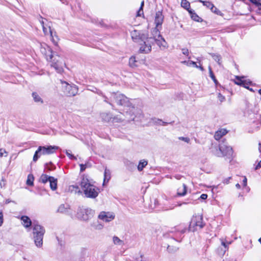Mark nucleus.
Segmentation results:
<instances>
[{"instance_id":"f257e3e1","label":"nucleus","mask_w":261,"mask_h":261,"mask_svg":"<svg viewBox=\"0 0 261 261\" xmlns=\"http://www.w3.org/2000/svg\"><path fill=\"white\" fill-rule=\"evenodd\" d=\"M80 186L82 191L77 186H70L69 189L71 191H74L75 193L81 194L83 192L86 198L94 199L98 196L99 189L93 185L86 176L83 177Z\"/></svg>"},{"instance_id":"f03ea898","label":"nucleus","mask_w":261,"mask_h":261,"mask_svg":"<svg viewBox=\"0 0 261 261\" xmlns=\"http://www.w3.org/2000/svg\"><path fill=\"white\" fill-rule=\"evenodd\" d=\"M45 233L44 228L39 224H34L33 230V238L35 245L38 247L42 245L43 238Z\"/></svg>"},{"instance_id":"7ed1b4c3","label":"nucleus","mask_w":261,"mask_h":261,"mask_svg":"<svg viewBox=\"0 0 261 261\" xmlns=\"http://www.w3.org/2000/svg\"><path fill=\"white\" fill-rule=\"evenodd\" d=\"M204 226L203 221V217L201 214H196L194 215L191 219L189 225V230L194 232L201 229Z\"/></svg>"},{"instance_id":"20e7f679","label":"nucleus","mask_w":261,"mask_h":261,"mask_svg":"<svg viewBox=\"0 0 261 261\" xmlns=\"http://www.w3.org/2000/svg\"><path fill=\"white\" fill-rule=\"evenodd\" d=\"M58 149V147L56 146H39L34 155L33 161L36 162L41 155L54 153Z\"/></svg>"},{"instance_id":"39448f33","label":"nucleus","mask_w":261,"mask_h":261,"mask_svg":"<svg viewBox=\"0 0 261 261\" xmlns=\"http://www.w3.org/2000/svg\"><path fill=\"white\" fill-rule=\"evenodd\" d=\"M233 150L232 148L228 146L226 143L222 142L219 146V149L216 150L215 154L219 157L223 156H231L232 155Z\"/></svg>"},{"instance_id":"423d86ee","label":"nucleus","mask_w":261,"mask_h":261,"mask_svg":"<svg viewBox=\"0 0 261 261\" xmlns=\"http://www.w3.org/2000/svg\"><path fill=\"white\" fill-rule=\"evenodd\" d=\"M63 92L67 96H74L77 94L78 88L74 85H70L66 82L61 81Z\"/></svg>"},{"instance_id":"0eeeda50","label":"nucleus","mask_w":261,"mask_h":261,"mask_svg":"<svg viewBox=\"0 0 261 261\" xmlns=\"http://www.w3.org/2000/svg\"><path fill=\"white\" fill-rule=\"evenodd\" d=\"M94 214V211L91 208L79 207L77 213L78 219L83 221H88L91 219Z\"/></svg>"},{"instance_id":"6e6552de","label":"nucleus","mask_w":261,"mask_h":261,"mask_svg":"<svg viewBox=\"0 0 261 261\" xmlns=\"http://www.w3.org/2000/svg\"><path fill=\"white\" fill-rule=\"evenodd\" d=\"M111 101H114L118 105L123 106L124 107L130 102L124 95L118 93H114L111 94Z\"/></svg>"},{"instance_id":"1a4fd4ad","label":"nucleus","mask_w":261,"mask_h":261,"mask_svg":"<svg viewBox=\"0 0 261 261\" xmlns=\"http://www.w3.org/2000/svg\"><path fill=\"white\" fill-rule=\"evenodd\" d=\"M138 111V108L133 106L130 102L128 103L123 110L124 113L128 116V119L131 120H134Z\"/></svg>"},{"instance_id":"9d476101","label":"nucleus","mask_w":261,"mask_h":261,"mask_svg":"<svg viewBox=\"0 0 261 261\" xmlns=\"http://www.w3.org/2000/svg\"><path fill=\"white\" fill-rule=\"evenodd\" d=\"M51 62V66L53 67L58 73H61L63 69L61 58L58 55H53L52 59H49Z\"/></svg>"},{"instance_id":"9b49d317","label":"nucleus","mask_w":261,"mask_h":261,"mask_svg":"<svg viewBox=\"0 0 261 261\" xmlns=\"http://www.w3.org/2000/svg\"><path fill=\"white\" fill-rule=\"evenodd\" d=\"M151 40H152L151 37H148L145 41H143L142 43L140 44L139 50L141 53L148 54L151 51V44L153 43Z\"/></svg>"},{"instance_id":"f8f14e48","label":"nucleus","mask_w":261,"mask_h":261,"mask_svg":"<svg viewBox=\"0 0 261 261\" xmlns=\"http://www.w3.org/2000/svg\"><path fill=\"white\" fill-rule=\"evenodd\" d=\"M115 215L113 213L105 211L101 212L98 216L99 219L105 222L112 221L115 219Z\"/></svg>"},{"instance_id":"ddd939ff","label":"nucleus","mask_w":261,"mask_h":261,"mask_svg":"<svg viewBox=\"0 0 261 261\" xmlns=\"http://www.w3.org/2000/svg\"><path fill=\"white\" fill-rule=\"evenodd\" d=\"M40 51L44 56H45L47 60L49 61V59H53V54L52 50L47 44L45 43L41 44Z\"/></svg>"},{"instance_id":"4468645a","label":"nucleus","mask_w":261,"mask_h":261,"mask_svg":"<svg viewBox=\"0 0 261 261\" xmlns=\"http://www.w3.org/2000/svg\"><path fill=\"white\" fill-rule=\"evenodd\" d=\"M164 17L161 11H158L155 13L154 23L157 28H161L164 21Z\"/></svg>"},{"instance_id":"2eb2a0df","label":"nucleus","mask_w":261,"mask_h":261,"mask_svg":"<svg viewBox=\"0 0 261 261\" xmlns=\"http://www.w3.org/2000/svg\"><path fill=\"white\" fill-rule=\"evenodd\" d=\"M153 42H155L161 49H165L168 47L167 42L162 36L160 37L155 38L153 41Z\"/></svg>"},{"instance_id":"dca6fc26","label":"nucleus","mask_w":261,"mask_h":261,"mask_svg":"<svg viewBox=\"0 0 261 261\" xmlns=\"http://www.w3.org/2000/svg\"><path fill=\"white\" fill-rule=\"evenodd\" d=\"M100 118L102 121L108 122H110L112 119L113 120L115 119V118L112 117V115L109 112H103L100 114Z\"/></svg>"},{"instance_id":"f3484780","label":"nucleus","mask_w":261,"mask_h":261,"mask_svg":"<svg viewBox=\"0 0 261 261\" xmlns=\"http://www.w3.org/2000/svg\"><path fill=\"white\" fill-rule=\"evenodd\" d=\"M131 36L134 41H137L140 39L143 40L144 38L143 35L141 36L140 32L136 30H134L131 32Z\"/></svg>"},{"instance_id":"a211bd4d","label":"nucleus","mask_w":261,"mask_h":261,"mask_svg":"<svg viewBox=\"0 0 261 261\" xmlns=\"http://www.w3.org/2000/svg\"><path fill=\"white\" fill-rule=\"evenodd\" d=\"M227 133V130L225 129H221L217 131L215 134L214 138L216 140H220L223 136Z\"/></svg>"},{"instance_id":"6ab92c4d","label":"nucleus","mask_w":261,"mask_h":261,"mask_svg":"<svg viewBox=\"0 0 261 261\" xmlns=\"http://www.w3.org/2000/svg\"><path fill=\"white\" fill-rule=\"evenodd\" d=\"M21 220L22 221V224L26 228L30 227L32 224V221L28 216H22Z\"/></svg>"},{"instance_id":"aec40b11","label":"nucleus","mask_w":261,"mask_h":261,"mask_svg":"<svg viewBox=\"0 0 261 261\" xmlns=\"http://www.w3.org/2000/svg\"><path fill=\"white\" fill-rule=\"evenodd\" d=\"M70 210L69 205L68 204H61L58 209V212L61 213H68Z\"/></svg>"},{"instance_id":"412c9836","label":"nucleus","mask_w":261,"mask_h":261,"mask_svg":"<svg viewBox=\"0 0 261 261\" xmlns=\"http://www.w3.org/2000/svg\"><path fill=\"white\" fill-rule=\"evenodd\" d=\"M187 193V187L185 184L180 186L177 189V195L178 196H185Z\"/></svg>"},{"instance_id":"4be33fe9","label":"nucleus","mask_w":261,"mask_h":261,"mask_svg":"<svg viewBox=\"0 0 261 261\" xmlns=\"http://www.w3.org/2000/svg\"><path fill=\"white\" fill-rule=\"evenodd\" d=\"M242 78H243V77H237V79L238 80V81L236 82V83L237 85L243 86L245 88L249 89L248 87L247 86V85L251 84V82L250 81H247L242 80L241 79Z\"/></svg>"},{"instance_id":"5701e85b","label":"nucleus","mask_w":261,"mask_h":261,"mask_svg":"<svg viewBox=\"0 0 261 261\" xmlns=\"http://www.w3.org/2000/svg\"><path fill=\"white\" fill-rule=\"evenodd\" d=\"M160 28H157L155 27V28L152 30L151 33V36L150 37L152 38V40H151L152 42L154 39H155V38L160 37L161 36L160 32Z\"/></svg>"},{"instance_id":"b1692460","label":"nucleus","mask_w":261,"mask_h":261,"mask_svg":"<svg viewBox=\"0 0 261 261\" xmlns=\"http://www.w3.org/2000/svg\"><path fill=\"white\" fill-rule=\"evenodd\" d=\"M49 182L51 189L55 190L57 189V179L54 177H50Z\"/></svg>"},{"instance_id":"393cba45","label":"nucleus","mask_w":261,"mask_h":261,"mask_svg":"<svg viewBox=\"0 0 261 261\" xmlns=\"http://www.w3.org/2000/svg\"><path fill=\"white\" fill-rule=\"evenodd\" d=\"M32 97L33 98L34 100L36 102L43 103V100L40 97V96L37 92H33L32 93Z\"/></svg>"},{"instance_id":"a878e982","label":"nucleus","mask_w":261,"mask_h":261,"mask_svg":"<svg viewBox=\"0 0 261 261\" xmlns=\"http://www.w3.org/2000/svg\"><path fill=\"white\" fill-rule=\"evenodd\" d=\"M111 178V172L109 169H106L104 173L103 184L108 182Z\"/></svg>"},{"instance_id":"bb28decb","label":"nucleus","mask_w":261,"mask_h":261,"mask_svg":"<svg viewBox=\"0 0 261 261\" xmlns=\"http://www.w3.org/2000/svg\"><path fill=\"white\" fill-rule=\"evenodd\" d=\"M147 161L145 160H140L138 166V170L142 171L143 169L147 165Z\"/></svg>"},{"instance_id":"cd10ccee","label":"nucleus","mask_w":261,"mask_h":261,"mask_svg":"<svg viewBox=\"0 0 261 261\" xmlns=\"http://www.w3.org/2000/svg\"><path fill=\"white\" fill-rule=\"evenodd\" d=\"M199 2L202 3L203 5L207 8H210L211 11H213L214 6L212 3L207 1H203L202 0H199Z\"/></svg>"},{"instance_id":"c85d7f7f","label":"nucleus","mask_w":261,"mask_h":261,"mask_svg":"<svg viewBox=\"0 0 261 261\" xmlns=\"http://www.w3.org/2000/svg\"><path fill=\"white\" fill-rule=\"evenodd\" d=\"M183 64H186L188 66H193L195 68H198V66L196 64V62L192 61H185L182 62Z\"/></svg>"},{"instance_id":"c756f323","label":"nucleus","mask_w":261,"mask_h":261,"mask_svg":"<svg viewBox=\"0 0 261 261\" xmlns=\"http://www.w3.org/2000/svg\"><path fill=\"white\" fill-rule=\"evenodd\" d=\"M181 6L188 11L190 7V3L187 0H182L181 2Z\"/></svg>"},{"instance_id":"7c9ffc66","label":"nucleus","mask_w":261,"mask_h":261,"mask_svg":"<svg viewBox=\"0 0 261 261\" xmlns=\"http://www.w3.org/2000/svg\"><path fill=\"white\" fill-rule=\"evenodd\" d=\"M50 177V176H48L46 174H42L40 178V181L41 182L45 184L48 181H49Z\"/></svg>"},{"instance_id":"2f4dec72","label":"nucleus","mask_w":261,"mask_h":261,"mask_svg":"<svg viewBox=\"0 0 261 261\" xmlns=\"http://www.w3.org/2000/svg\"><path fill=\"white\" fill-rule=\"evenodd\" d=\"M208 71H209V73H210V77H211V79L213 80V81L214 82V83H215L216 85H217L218 82L217 81V80H216L213 71H212V68L211 67V66H209L208 67Z\"/></svg>"},{"instance_id":"473e14b6","label":"nucleus","mask_w":261,"mask_h":261,"mask_svg":"<svg viewBox=\"0 0 261 261\" xmlns=\"http://www.w3.org/2000/svg\"><path fill=\"white\" fill-rule=\"evenodd\" d=\"M189 12L191 14V18L195 21H199L200 18L195 13L192 11V10H189Z\"/></svg>"},{"instance_id":"72a5a7b5","label":"nucleus","mask_w":261,"mask_h":261,"mask_svg":"<svg viewBox=\"0 0 261 261\" xmlns=\"http://www.w3.org/2000/svg\"><path fill=\"white\" fill-rule=\"evenodd\" d=\"M137 61L136 60V58L135 57H132L129 58V65L132 67H134L137 66L136 63Z\"/></svg>"},{"instance_id":"f704fd0d","label":"nucleus","mask_w":261,"mask_h":261,"mask_svg":"<svg viewBox=\"0 0 261 261\" xmlns=\"http://www.w3.org/2000/svg\"><path fill=\"white\" fill-rule=\"evenodd\" d=\"M113 241L114 243L116 245H122L123 244V241L117 237H114Z\"/></svg>"},{"instance_id":"c9c22d12","label":"nucleus","mask_w":261,"mask_h":261,"mask_svg":"<svg viewBox=\"0 0 261 261\" xmlns=\"http://www.w3.org/2000/svg\"><path fill=\"white\" fill-rule=\"evenodd\" d=\"M34 181V177L32 175L29 174L28 176L27 184L29 186H33Z\"/></svg>"},{"instance_id":"e433bc0d","label":"nucleus","mask_w":261,"mask_h":261,"mask_svg":"<svg viewBox=\"0 0 261 261\" xmlns=\"http://www.w3.org/2000/svg\"><path fill=\"white\" fill-rule=\"evenodd\" d=\"M143 6H144V2H142V3L141 4L140 8L137 13L138 16H141L142 15H143Z\"/></svg>"},{"instance_id":"4c0bfd02","label":"nucleus","mask_w":261,"mask_h":261,"mask_svg":"<svg viewBox=\"0 0 261 261\" xmlns=\"http://www.w3.org/2000/svg\"><path fill=\"white\" fill-rule=\"evenodd\" d=\"M212 56L214 60L216 61L219 64H220L221 57L219 55L212 54Z\"/></svg>"},{"instance_id":"58836bf2","label":"nucleus","mask_w":261,"mask_h":261,"mask_svg":"<svg viewBox=\"0 0 261 261\" xmlns=\"http://www.w3.org/2000/svg\"><path fill=\"white\" fill-rule=\"evenodd\" d=\"M8 154V153L7 151H6V150L4 148H1L0 149V157L3 156H7Z\"/></svg>"},{"instance_id":"ea45409f","label":"nucleus","mask_w":261,"mask_h":261,"mask_svg":"<svg viewBox=\"0 0 261 261\" xmlns=\"http://www.w3.org/2000/svg\"><path fill=\"white\" fill-rule=\"evenodd\" d=\"M93 227L96 230H101L103 228V225L97 223V224L93 225Z\"/></svg>"},{"instance_id":"a19ab883","label":"nucleus","mask_w":261,"mask_h":261,"mask_svg":"<svg viewBox=\"0 0 261 261\" xmlns=\"http://www.w3.org/2000/svg\"><path fill=\"white\" fill-rule=\"evenodd\" d=\"M65 152H66V155L69 157V158H70V159H73V160H76V158L75 156H74L73 155H72L70 152L69 150H65Z\"/></svg>"},{"instance_id":"79ce46f5","label":"nucleus","mask_w":261,"mask_h":261,"mask_svg":"<svg viewBox=\"0 0 261 261\" xmlns=\"http://www.w3.org/2000/svg\"><path fill=\"white\" fill-rule=\"evenodd\" d=\"M218 98L220 102H222L225 100V97L220 93L218 94Z\"/></svg>"},{"instance_id":"37998d69","label":"nucleus","mask_w":261,"mask_h":261,"mask_svg":"<svg viewBox=\"0 0 261 261\" xmlns=\"http://www.w3.org/2000/svg\"><path fill=\"white\" fill-rule=\"evenodd\" d=\"M80 166L81 172H83L87 167V165L86 164H80Z\"/></svg>"},{"instance_id":"c03bdc74","label":"nucleus","mask_w":261,"mask_h":261,"mask_svg":"<svg viewBox=\"0 0 261 261\" xmlns=\"http://www.w3.org/2000/svg\"><path fill=\"white\" fill-rule=\"evenodd\" d=\"M179 139L180 140H182V141H184L187 143H189L190 142V139L188 137H179Z\"/></svg>"},{"instance_id":"a18cd8bd","label":"nucleus","mask_w":261,"mask_h":261,"mask_svg":"<svg viewBox=\"0 0 261 261\" xmlns=\"http://www.w3.org/2000/svg\"><path fill=\"white\" fill-rule=\"evenodd\" d=\"M4 217L2 212L0 211V226H1L3 223Z\"/></svg>"},{"instance_id":"49530a36","label":"nucleus","mask_w":261,"mask_h":261,"mask_svg":"<svg viewBox=\"0 0 261 261\" xmlns=\"http://www.w3.org/2000/svg\"><path fill=\"white\" fill-rule=\"evenodd\" d=\"M41 24H42V28H43V31L44 33L45 34H46L47 33V29L46 28L44 25V22L43 21H42L41 22Z\"/></svg>"},{"instance_id":"de8ad7c7","label":"nucleus","mask_w":261,"mask_h":261,"mask_svg":"<svg viewBox=\"0 0 261 261\" xmlns=\"http://www.w3.org/2000/svg\"><path fill=\"white\" fill-rule=\"evenodd\" d=\"M252 3L254 4L256 6L260 3V0H249Z\"/></svg>"},{"instance_id":"09e8293b","label":"nucleus","mask_w":261,"mask_h":261,"mask_svg":"<svg viewBox=\"0 0 261 261\" xmlns=\"http://www.w3.org/2000/svg\"><path fill=\"white\" fill-rule=\"evenodd\" d=\"M212 11L213 12H214L216 14H218L220 12V11L217 8H216L215 6H214L213 11Z\"/></svg>"},{"instance_id":"8fccbe9b","label":"nucleus","mask_w":261,"mask_h":261,"mask_svg":"<svg viewBox=\"0 0 261 261\" xmlns=\"http://www.w3.org/2000/svg\"><path fill=\"white\" fill-rule=\"evenodd\" d=\"M207 197V195L205 194H202L201 196H200V198L202 199H206Z\"/></svg>"},{"instance_id":"3c124183","label":"nucleus","mask_w":261,"mask_h":261,"mask_svg":"<svg viewBox=\"0 0 261 261\" xmlns=\"http://www.w3.org/2000/svg\"><path fill=\"white\" fill-rule=\"evenodd\" d=\"M182 50L183 54H184L185 55H187L189 53L188 49H182Z\"/></svg>"},{"instance_id":"603ef678","label":"nucleus","mask_w":261,"mask_h":261,"mask_svg":"<svg viewBox=\"0 0 261 261\" xmlns=\"http://www.w3.org/2000/svg\"><path fill=\"white\" fill-rule=\"evenodd\" d=\"M261 167V161L256 166L255 169L257 170Z\"/></svg>"},{"instance_id":"864d4df0","label":"nucleus","mask_w":261,"mask_h":261,"mask_svg":"<svg viewBox=\"0 0 261 261\" xmlns=\"http://www.w3.org/2000/svg\"><path fill=\"white\" fill-rule=\"evenodd\" d=\"M256 6L258 7V13L261 14V3H260Z\"/></svg>"},{"instance_id":"5fc2aeb1","label":"nucleus","mask_w":261,"mask_h":261,"mask_svg":"<svg viewBox=\"0 0 261 261\" xmlns=\"http://www.w3.org/2000/svg\"><path fill=\"white\" fill-rule=\"evenodd\" d=\"M243 184L244 187H246L247 186V178L246 177H244L243 180Z\"/></svg>"},{"instance_id":"6e6d98bb","label":"nucleus","mask_w":261,"mask_h":261,"mask_svg":"<svg viewBox=\"0 0 261 261\" xmlns=\"http://www.w3.org/2000/svg\"><path fill=\"white\" fill-rule=\"evenodd\" d=\"M222 245H223L225 248H228V245L224 242H222L221 243Z\"/></svg>"},{"instance_id":"4d7b16f0","label":"nucleus","mask_w":261,"mask_h":261,"mask_svg":"<svg viewBox=\"0 0 261 261\" xmlns=\"http://www.w3.org/2000/svg\"><path fill=\"white\" fill-rule=\"evenodd\" d=\"M230 177H229V178H228L225 179L224 180V183H225V184H228V182H229V179H230Z\"/></svg>"},{"instance_id":"13d9d810","label":"nucleus","mask_w":261,"mask_h":261,"mask_svg":"<svg viewBox=\"0 0 261 261\" xmlns=\"http://www.w3.org/2000/svg\"><path fill=\"white\" fill-rule=\"evenodd\" d=\"M136 261H143L142 256H140L139 257L136 258Z\"/></svg>"},{"instance_id":"bf43d9fd","label":"nucleus","mask_w":261,"mask_h":261,"mask_svg":"<svg viewBox=\"0 0 261 261\" xmlns=\"http://www.w3.org/2000/svg\"><path fill=\"white\" fill-rule=\"evenodd\" d=\"M236 187L237 188V189H240L241 188V186L239 184H237L236 185Z\"/></svg>"},{"instance_id":"052dcab7","label":"nucleus","mask_w":261,"mask_h":261,"mask_svg":"<svg viewBox=\"0 0 261 261\" xmlns=\"http://www.w3.org/2000/svg\"><path fill=\"white\" fill-rule=\"evenodd\" d=\"M49 33H50V35L51 37H53V32L51 30L50 28H49Z\"/></svg>"},{"instance_id":"680f3d73","label":"nucleus","mask_w":261,"mask_h":261,"mask_svg":"<svg viewBox=\"0 0 261 261\" xmlns=\"http://www.w3.org/2000/svg\"><path fill=\"white\" fill-rule=\"evenodd\" d=\"M258 150L260 152H261V144L260 143L259 144Z\"/></svg>"},{"instance_id":"e2e57ef3","label":"nucleus","mask_w":261,"mask_h":261,"mask_svg":"<svg viewBox=\"0 0 261 261\" xmlns=\"http://www.w3.org/2000/svg\"><path fill=\"white\" fill-rule=\"evenodd\" d=\"M198 68H199L201 70H203V67H202L198 66Z\"/></svg>"},{"instance_id":"0e129e2a","label":"nucleus","mask_w":261,"mask_h":261,"mask_svg":"<svg viewBox=\"0 0 261 261\" xmlns=\"http://www.w3.org/2000/svg\"><path fill=\"white\" fill-rule=\"evenodd\" d=\"M105 101H106V102H108V103H109V104L111 105V103L110 102H108V101H107V99H105Z\"/></svg>"},{"instance_id":"69168bd1","label":"nucleus","mask_w":261,"mask_h":261,"mask_svg":"<svg viewBox=\"0 0 261 261\" xmlns=\"http://www.w3.org/2000/svg\"><path fill=\"white\" fill-rule=\"evenodd\" d=\"M258 241L261 244V238L259 239Z\"/></svg>"},{"instance_id":"338daca9","label":"nucleus","mask_w":261,"mask_h":261,"mask_svg":"<svg viewBox=\"0 0 261 261\" xmlns=\"http://www.w3.org/2000/svg\"><path fill=\"white\" fill-rule=\"evenodd\" d=\"M258 93L261 95V89L259 90Z\"/></svg>"},{"instance_id":"774afa93","label":"nucleus","mask_w":261,"mask_h":261,"mask_svg":"<svg viewBox=\"0 0 261 261\" xmlns=\"http://www.w3.org/2000/svg\"><path fill=\"white\" fill-rule=\"evenodd\" d=\"M167 124L166 122H163V125H166Z\"/></svg>"}]
</instances>
